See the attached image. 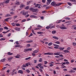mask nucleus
Returning <instances> with one entry per match:
<instances>
[{
  "label": "nucleus",
  "mask_w": 76,
  "mask_h": 76,
  "mask_svg": "<svg viewBox=\"0 0 76 76\" xmlns=\"http://www.w3.org/2000/svg\"><path fill=\"white\" fill-rule=\"evenodd\" d=\"M63 3H59L58 4H56V2L54 1L52 2L51 4V5H52L53 6H54V7H56L57 6H60L61 4H62Z\"/></svg>",
  "instance_id": "obj_1"
},
{
  "label": "nucleus",
  "mask_w": 76,
  "mask_h": 76,
  "mask_svg": "<svg viewBox=\"0 0 76 76\" xmlns=\"http://www.w3.org/2000/svg\"><path fill=\"white\" fill-rule=\"evenodd\" d=\"M30 10H31L33 12H38V10L34 8H31L30 9Z\"/></svg>",
  "instance_id": "obj_2"
},
{
  "label": "nucleus",
  "mask_w": 76,
  "mask_h": 76,
  "mask_svg": "<svg viewBox=\"0 0 76 76\" xmlns=\"http://www.w3.org/2000/svg\"><path fill=\"white\" fill-rule=\"evenodd\" d=\"M20 13H21V14H22V15L23 16H25V15H26L27 14H28V12H24V11H22L20 12Z\"/></svg>",
  "instance_id": "obj_3"
},
{
  "label": "nucleus",
  "mask_w": 76,
  "mask_h": 76,
  "mask_svg": "<svg viewBox=\"0 0 76 76\" xmlns=\"http://www.w3.org/2000/svg\"><path fill=\"white\" fill-rule=\"evenodd\" d=\"M62 26H63V27H60V29H67L66 27H64V24H62Z\"/></svg>",
  "instance_id": "obj_4"
},
{
  "label": "nucleus",
  "mask_w": 76,
  "mask_h": 76,
  "mask_svg": "<svg viewBox=\"0 0 76 76\" xmlns=\"http://www.w3.org/2000/svg\"><path fill=\"white\" fill-rule=\"evenodd\" d=\"M44 55H53V53L48 52V53H45L44 54Z\"/></svg>",
  "instance_id": "obj_5"
},
{
  "label": "nucleus",
  "mask_w": 76,
  "mask_h": 76,
  "mask_svg": "<svg viewBox=\"0 0 76 76\" xmlns=\"http://www.w3.org/2000/svg\"><path fill=\"white\" fill-rule=\"evenodd\" d=\"M53 45L55 46L54 47V48L56 49H58V47H59V45L55 44H53Z\"/></svg>",
  "instance_id": "obj_6"
},
{
  "label": "nucleus",
  "mask_w": 76,
  "mask_h": 76,
  "mask_svg": "<svg viewBox=\"0 0 76 76\" xmlns=\"http://www.w3.org/2000/svg\"><path fill=\"white\" fill-rule=\"evenodd\" d=\"M14 29L15 30V31H18V32L20 31V28L18 27H16Z\"/></svg>",
  "instance_id": "obj_7"
},
{
  "label": "nucleus",
  "mask_w": 76,
  "mask_h": 76,
  "mask_svg": "<svg viewBox=\"0 0 76 76\" xmlns=\"http://www.w3.org/2000/svg\"><path fill=\"white\" fill-rule=\"evenodd\" d=\"M51 1H52V0H47L48 2H47V4L48 5H49L51 2Z\"/></svg>",
  "instance_id": "obj_8"
},
{
  "label": "nucleus",
  "mask_w": 76,
  "mask_h": 76,
  "mask_svg": "<svg viewBox=\"0 0 76 76\" xmlns=\"http://www.w3.org/2000/svg\"><path fill=\"white\" fill-rule=\"evenodd\" d=\"M60 52H55L54 53V55H55L56 56H58V55H60Z\"/></svg>",
  "instance_id": "obj_9"
},
{
  "label": "nucleus",
  "mask_w": 76,
  "mask_h": 76,
  "mask_svg": "<svg viewBox=\"0 0 76 76\" xmlns=\"http://www.w3.org/2000/svg\"><path fill=\"white\" fill-rule=\"evenodd\" d=\"M12 58H13V57L9 58H8V60L9 61H11L12 59Z\"/></svg>",
  "instance_id": "obj_10"
},
{
  "label": "nucleus",
  "mask_w": 76,
  "mask_h": 76,
  "mask_svg": "<svg viewBox=\"0 0 76 76\" xmlns=\"http://www.w3.org/2000/svg\"><path fill=\"white\" fill-rule=\"evenodd\" d=\"M20 57V55L18 54L17 56L15 57V58H19Z\"/></svg>",
  "instance_id": "obj_11"
},
{
  "label": "nucleus",
  "mask_w": 76,
  "mask_h": 76,
  "mask_svg": "<svg viewBox=\"0 0 76 76\" xmlns=\"http://www.w3.org/2000/svg\"><path fill=\"white\" fill-rule=\"evenodd\" d=\"M18 73H20L21 74H22L23 73V71L22 70H19L18 72Z\"/></svg>",
  "instance_id": "obj_12"
},
{
  "label": "nucleus",
  "mask_w": 76,
  "mask_h": 76,
  "mask_svg": "<svg viewBox=\"0 0 76 76\" xmlns=\"http://www.w3.org/2000/svg\"><path fill=\"white\" fill-rule=\"evenodd\" d=\"M6 61V58H4L1 60V62H4Z\"/></svg>",
  "instance_id": "obj_13"
},
{
  "label": "nucleus",
  "mask_w": 76,
  "mask_h": 76,
  "mask_svg": "<svg viewBox=\"0 0 76 76\" xmlns=\"http://www.w3.org/2000/svg\"><path fill=\"white\" fill-rule=\"evenodd\" d=\"M69 73H75V71L73 70H71L70 71H69Z\"/></svg>",
  "instance_id": "obj_14"
},
{
  "label": "nucleus",
  "mask_w": 76,
  "mask_h": 76,
  "mask_svg": "<svg viewBox=\"0 0 76 76\" xmlns=\"http://www.w3.org/2000/svg\"><path fill=\"white\" fill-rule=\"evenodd\" d=\"M58 49H59L60 50H64V48H61V47H59L58 48Z\"/></svg>",
  "instance_id": "obj_15"
},
{
  "label": "nucleus",
  "mask_w": 76,
  "mask_h": 76,
  "mask_svg": "<svg viewBox=\"0 0 76 76\" xmlns=\"http://www.w3.org/2000/svg\"><path fill=\"white\" fill-rule=\"evenodd\" d=\"M32 1H27V5H29V4L30 3H32Z\"/></svg>",
  "instance_id": "obj_16"
},
{
  "label": "nucleus",
  "mask_w": 76,
  "mask_h": 76,
  "mask_svg": "<svg viewBox=\"0 0 76 76\" xmlns=\"http://www.w3.org/2000/svg\"><path fill=\"white\" fill-rule=\"evenodd\" d=\"M26 67L28 66H30V63L29 62L26 63Z\"/></svg>",
  "instance_id": "obj_17"
},
{
  "label": "nucleus",
  "mask_w": 76,
  "mask_h": 76,
  "mask_svg": "<svg viewBox=\"0 0 76 76\" xmlns=\"http://www.w3.org/2000/svg\"><path fill=\"white\" fill-rule=\"evenodd\" d=\"M38 51H39V50H35V51H34L33 52V53H38Z\"/></svg>",
  "instance_id": "obj_18"
},
{
  "label": "nucleus",
  "mask_w": 76,
  "mask_h": 76,
  "mask_svg": "<svg viewBox=\"0 0 76 76\" xmlns=\"http://www.w3.org/2000/svg\"><path fill=\"white\" fill-rule=\"evenodd\" d=\"M52 37L53 38H54V39H59L58 37H57L56 36H53Z\"/></svg>",
  "instance_id": "obj_19"
},
{
  "label": "nucleus",
  "mask_w": 76,
  "mask_h": 76,
  "mask_svg": "<svg viewBox=\"0 0 76 76\" xmlns=\"http://www.w3.org/2000/svg\"><path fill=\"white\" fill-rule=\"evenodd\" d=\"M52 34H56V31H53L52 32Z\"/></svg>",
  "instance_id": "obj_20"
},
{
  "label": "nucleus",
  "mask_w": 76,
  "mask_h": 76,
  "mask_svg": "<svg viewBox=\"0 0 76 76\" xmlns=\"http://www.w3.org/2000/svg\"><path fill=\"white\" fill-rule=\"evenodd\" d=\"M26 72H27V73H29L30 72V70L29 69H26L25 71Z\"/></svg>",
  "instance_id": "obj_21"
},
{
  "label": "nucleus",
  "mask_w": 76,
  "mask_h": 76,
  "mask_svg": "<svg viewBox=\"0 0 76 76\" xmlns=\"http://www.w3.org/2000/svg\"><path fill=\"white\" fill-rule=\"evenodd\" d=\"M64 52L65 53H69V51L67 50H65L64 51Z\"/></svg>",
  "instance_id": "obj_22"
},
{
  "label": "nucleus",
  "mask_w": 76,
  "mask_h": 76,
  "mask_svg": "<svg viewBox=\"0 0 76 76\" xmlns=\"http://www.w3.org/2000/svg\"><path fill=\"white\" fill-rule=\"evenodd\" d=\"M9 56H11L12 55H13V53H10V52H9L7 54Z\"/></svg>",
  "instance_id": "obj_23"
},
{
  "label": "nucleus",
  "mask_w": 76,
  "mask_h": 76,
  "mask_svg": "<svg viewBox=\"0 0 76 76\" xmlns=\"http://www.w3.org/2000/svg\"><path fill=\"white\" fill-rule=\"evenodd\" d=\"M24 6H25V5H24L23 4H21L20 5V7L21 8V9H22V8H23V7H24Z\"/></svg>",
  "instance_id": "obj_24"
},
{
  "label": "nucleus",
  "mask_w": 76,
  "mask_h": 76,
  "mask_svg": "<svg viewBox=\"0 0 76 76\" xmlns=\"http://www.w3.org/2000/svg\"><path fill=\"white\" fill-rule=\"evenodd\" d=\"M9 1H10V0H7L5 1V3L6 4L9 3Z\"/></svg>",
  "instance_id": "obj_25"
},
{
  "label": "nucleus",
  "mask_w": 76,
  "mask_h": 76,
  "mask_svg": "<svg viewBox=\"0 0 76 76\" xmlns=\"http://www.w3.org/2000/svg\"><path fill=\"white\" fill-rule=\"evenodd\" d=\"M5 16L6 17H9V16H10V15L9 14H7L5 15Z\"/></svg>",
  "instance_id": "obj_26"
},
{
  "label": "nucleus",
  "mask_w": 76,
  "mask_h": 76,
  "mask_svg": "<svg viewBox=\"0 0 76 76\" xmlns=\"http://www.w3.org/2000/svg\"><path fill=\"white\" fill-rule=\"evenodd\" d=\"M53 45V42H51L48 44V45L49 46H51V45Z\"/></svg>",
  "instance_id": "obj_27"
},
{
  "label": "nucleus",
  "mask_w": 76,
  "mask_h": 76,
  "mask_svg": "<svg viewBox=\"0 0 76 76\" xmlns=\"http://www.w3.org/2000/svg\"><path fill=\"white\" fill-rule=\"evenodd\" d=\"M28 51V49H25L24 50V52H27Z\"/></svg>",
  "instance_id": "obj_28"
},
{
  "label": "nucleus",
  "mask_w": 76,
  "mask_h": 76,
  "mask_svg": "<svg viewBox=\"0 0 76 76\" xmlns=\"http://www.w3.org/2000/svg\"><path fill=\"white\" fill-rule=\"evenodd\" d=\"M31 58V57H29L26 58L25 60H29V59Z\"/></svg>",
  "instance_id": "obj_29"
},
{
  "label": "nucleus",
  "mask_w": 76,
  "mask_h": 76,
  "mask_svg": "<svg viewBox=\"0 0 76 76\" xmlns=\"http://www.w3.org/2000/svg\"><path fill=\"white\" fill-rule=\"evenodd\" d=\"M49 28L50 29V26H47L46 27V28L47 29H49Z\"/></svg>",
  "instance_id": "obj_30"
},
{
  "label": "nucleus",
  "mask_w": 76,
  "mask_h": 76,
  "mask_svg": "<svg viewBox=\"0 0 76 76\" xmlns=\"http://www.w3.org/2000/svg\"><path fill=\"white\" fill-rule=\"evenodd\" d=\"M15 25L16 26H20V25L19 23H16Z\"/></svg>",
  "instance_id": "obj_31"
},
{
  "label": "nucleus",
  "mask_w": 76,
  "mask_h": 76,
  "mask_svg": "<svg viewBox=\"0 0 76 76\" xmlns=\"http://www.w3.org/2000/svg\"><path fill=\"white\" fill-rule=\"evenodd\" d=\"M39 61V62H42V58H40Z\"/></svg>",
  "instance_id": "obj_32"
},
{
  "label": "nucleus",
  "mask_w": 76,
  "mask_h": 76,
  "mask_svg": "<svg viewBox=\"0 0 76 76\" xmlns=\"http://www.w3.org/2000/svg\"><path fill=\"white\" fill-rule=\"evenodd\" d=\"M56 26L55 25H54L50 27V29H52V28H54Z\"/></svg>",
  "instance_id": "obj_33"
},
{
  "label": "nucleus",
  "mask_w": 76,
  "mask_h": 76,
  "mask_svg": "<svg viewBox=\"0 0 76 76\" xmlns=\"http://www.w3.org/2000/svg\"><path fill=\"white\" fill-rule=\"evenodd\" d=\"M29 7L27 6L25 8V9H26V10H28V9H29Z\"/></svg>",
  "instance_id": "obj_34"
},
{
  "label": "nucleus",
  "mask_w": 76,
  "mask_h": 76,
  "mask_svg": "<svg viewBox=\"0 0 76 76\" xmlns=\"http://www.w3.org/2000/svg\"><path fill=\"white\" fill-rule=\"evenodd\" d=\"M55 44H60V42H59L58 41L56 42H55Z\"/></svg>",
  "instance_id": "obj_35"
},
{
  "label": "nucleus",
  "mask_w": 76,
  "mask_h": 76,
  "mask_svg": "<svg viewBox=\"0 0 76 76\" xmlns=\"http://www.w3.org/2000/svg\"><path fill=\"white\" fill-rule=\"evenodd\" d=\"M71 22L70 21H66L65 22V23H70Z\"/></svg>",
  "instance_id": "obj_36"
},
{
  "label": "nucleus",
  "mask_w": 76,
  "mask_h": 76,
  "mask_svg": "<svg viewBox=\"0 0 76 76\" xmlns=\"http://www.w3.org/2000/svg\"><path fill=\"white\" fill-rule=\"evenodd\" d=\"M43 33V32H37V34H42Z\"/></svg>",
  "instance_id": "obj_37"
},
{
  "label": "nucleus",
  "mask_w": 76,
  "mask_h": 76,
  "mask_svg": "<svg viewBox=\"0 0 76 76\" xmlns=\"http://www.w3.org/2000/svg\"><path fill=\"white\" fill-rule=\"evenodd\" d=\"M4 29H7V30H8V29H9V28H8L6 26H5L4 27Z\"/></svg>",
  "instance_id": "obj_38"
},
{
  "label": "nucleus",
  "mask_w": 76,
  "mask_h": 76,
  "mask_svg": "<svg viewBox=\"0 0 76 76\" xmlns=\"http://www.w3.org/2000/svg\"><path fill=\"white\" fill-rule=\"evenodd\" d=\"M20 47V45H16L15 46V48H16L17 47Z\"/></svg>",
  "instance_id": "obj_39"
},
{
  "label": "nucleus",
  "mask_w": 76,
  "mask_h": 76,
  "mask_svg": "<svg viewBox=\"0 0 76 76\" xmlns=\"http://www.w3.org/2000/svg\"><path fill=\"white\" fill-rule=\"evenodd\" d=\"M65 64H66V62H64L62 64V65L63 66H64V67H65V66H64V65H65Z\"/></svg>",
  "instance_id": "obj_40"
},
{
  "label": "nucleus",
  "mask_w": 76,
  "mask_h": 76,
  "mask_svg": "<svg viewBox=\"0 0 76 76\" xmlns=\"http://www.w3.org/2000/svg\"><path fill=\"white\" fill-rule=\"evenodd\" d=\"M5 4H6L5 3H3L2 4L3 6V7H4V6H6L5 5Z\"/></svg>",
  "instance_id": "obj_41"
},
{
  "label": "nucleus",
  "mask_w": 76,
  "mask_h": 76,
  "mask_svg": "<svg viewBox=\"0 0 76 76\" xmlns=\"http://www.w3.org/2000/svg\"><path fill=\"white\" fill-rule=\"evenodd\" d=\"M5 40V39H4L3 38H1L0 39V41H3V40Z\"/></svg>",
  "instance_id": "obj_42"
},
{
  "label": "nucleus",
  "mask_w": 76,
  "mask_h": 76,
  "mask_svg": "<svg viewBox=\"0 0 76 76\" xmlns=\"http://www.w3.org/2000/svg\"><path fill=\"white\" fill-rule=\"evenodd\" d=\"M65 19H66V20H70V18H69L68 17H66L65 18Z\"/></svg>",
  "instance_id": "obj_43"
},
{
  "label": "nucleus",
  "mask_w": 76,
  "mask_h": 76,
  "mask_svg": "<svg viewBox=\"0 0 76 76\" xmlns=\"http://www.w3.org/2000/svg\"><path fill=\"white\" fill-rule=\"evenodd\" d=\"M67 4H69V6H72V4H71V3H70V2H68Z\"/></svg>",
  "instance_id": "obj_44"
},
{
  "label": "nucleus",
  "mask_w": 76,
  "mask_h": 76,
  "mask_svg": "<svg viewBox=\"0 0 76 76\" xmlns=\"http://www.w3.org/2000/svg\"><path fill=\"white\" fill-rule=\"evenodd\" d=\"M30 18H34V15H31L30 16Z\"/></svg>",
  "instance_id": "obj_45"
},
{
  "label": "nucleus",
  "mask_w": 76,
  "mask_h": 76,
  "mask_svg": "<svg viewBox=\"0 0 76 76\" xmlns=\"http://www.w3.org/2000/svg\"><path fill=\"white\" fill-rule=\"evenodd\" d=\"M42 13H47V11H42Z\"/></svg>",
  "instance_id": "obj_46"
},
{
  "label": "nucleus",
  "mask_w": 76,
  "mask_h": 76,
  "mask_svg": "<svg viewBox=\"0 0 76 76\" xmlns=\"http://www.w3.org/2000/svg\"><path fill=\"white\" fill-rule=\"evenodd\" d=\"M11 25L12 26H15V23H12Z\"/></svg>",
  "instance_id": "obj_47"
},
{
  "label": "nucleus",
  "mask_w": 76,
  "mask_h": 76,
  "mask_svg": "<svg viewBox=\"0 0 76 76\" xmlns=\"http://www.w3.org/2000/svg\"><path fill=\"white\" fill-rule=\"evenodd\" d=\"M50 67H52V66H54V65L50 63Z\"/></svg>",
  "instance_id": "obj_48"
},
{
  "label": "nucleus",
  "mask_w": 76,
  "mask_h": 76,
  "mask_svg": "<svg viewBox=\"0 0 76 76\" xmlns=\"http://www.w3.org/2000/svg\"><path fill=\"white\" fill-rule=\"evenodd\" d=\"M6 68H7V67H4L2 69V70H5V69H6Z\"/></svg>",
  "instance_id": "obj_49"
},
{
  "label": "nucleus",
  "mask_w": 76,
  "mask_h": 76,
  "mask_svg": "<svg viewBox=\"0 0 76 76\" xmlns=\"http://www.w3.org/2000/svg\"><path fill=\"white\" fill-rule=\"evenodd\" d=\"M10 13L12 15H15V13L13 12H11Z\"/></svg>",
  "instance_id": "obj_50"
},
{
  "label": "nucleus",
  "mask_w": 76,
  "mask_h": 76,
  "mask_svg": "<svg viewBox=\"0 0 76 76\" xmlns=\"http://www.w3.org/2000/svg\"><path fill=\"white\" fill-rule=\"evenodd\" d=\"M26 20L25 19H24V20H23L22 21H21V22H25L26 21Z\"/></svg>",
  "instance_id": "obj_51"
},
{
  "label": "nucleus",
  "mask_w": 76,
  "mask_h": 76,
  "mask_svg": "<svg viewBox=\"0 0 76 76\" xmlns=\"http://www.w3.org/2000/svg\"><path fill=\"white\" fill-rule=\"evenodd\" d=\"M42 66V65L39 64H37V66H38L39 67H40V66Z\"/></svg>",
  "instance_id": "obj_52"
},
{
  "label": "nucleus",
  "mask_w": 76,
  "mask_h": 76,
  "mask_svg": "<svg viewBox=\"0 0 76 76\" xmlns=\"http://www.w3.org/2000/svg\"><path fill=\"white\" fill-rule=\"evenodd\" d=\"M33 35V34L32 33H31L30 35L28 36V37H31V36H32Z\"/></svg>",
  "instance_id": "obj_53"
},
{
  "label": "nucleus",
  "mask_w": 76,
  "mask_h": 76,
  "mask_svg": "<svg viewBox=\"0 0 76 76\" xmlns=\"http://www.w3.org/2000/svg\"><path fill=\"white\" fill-rule=\"evenodd\" d=\"M23 67H26V65L23 64L22 65Z\"/></svg>",
  "instance_id": "obj_54"
},
{
  "label": "nucleus",
  "mask_w": 76,
  "mask_h": 76,
  "mask_svg": "<svg viewBox=\"0 0 76 76\" xmlns=\"http://www.w3.org/2000/svg\"><path fill=\"white\" fill-rule=\"evenodd\" d=\"M29 15L28 14L26 15L25 16V18H28V17H29Z\"/></svg>",
  "instance_id": "obj_55"
},
{
  "label": "nucleus",
  "mask_w": 76,
  "mask_h": 76,
  "mask_svg": "<svg viewBox=\"0 0 76 76\" xmlns=\"http://www.w3.org/2000/svg\"><path fill=\"white\" fill-rule=\"evenodd\" d=\"M27 45L28 47H30V46H31V45H30V44H28Z\"/></svg>",
  "instance_id": "obj_56"
},
{
  "label": "nucleus",
  "mask_w": 76,
  "mask_h": 76,
  "mask_svg": "<svg viewBox=\"0 0 76 76\" xmlns=\"http://www.w3.org/2000/svg\"><path fill=\"white\" fill-rule=\"evenodd\" d=\"M66 64H69V61H67L66 62H65Z\"/></svg>",
  "instance_id": "obj_57"
},
{
  "label": "nucleus",
  "mask_w": 76,
  "mask_h": 76,
  "mask_svg": "<svg viewBox=\"0 0 76 76\" xmlns=\"http://www.w3.org/2000/svg\"><path fill=\"white\" fill-rule=\"evenodd\" d=\"M50 7H48L46 8V9H50Z\"/></svg>",
  "instance_id": "obj_58"
},
{
  "label": "nucleus",
  "mask_w": 76,
  "mask_h": 76,
  "mask_svg": "<svg viewBox=\"0 0 76 76\" xmlns=\"http://www.w3.org/2000/svg\"><path fill=\"white\" fill-rule=\"evenodd\" d=\"M45 64H47V63H48V62L47 61H44Z\"/></svg>",
  "instance_id": "obj_59"
},
{
  "label": "nucleus",
  "mask_w": 76,
  "mask_h": 76,
  "mask_svg": "<svg viewBox=\"0 0 76 76\" xmlns=\"http://www.w3.org/2000/svg\"><path fill=\"white\" fill-rule=\"evenodd\" d=\"M28 51H32V49L31 48H28Z\"/></svg>",
  "instance_id": "obj_60"
},
{
  "label": "nucleus",
  "mask_w": 76,
  "mask_h": 76,
  "mask_svg": "<svg viewBox=\"0 0 76 76\" xmlns=\"http://www.w3.org/2000/svg\"><path fill=\"white\" fill-rule=\"evenodd\" d=\"M72 69L73 70H76V67L75 68H72Z\"/></svg>",
  "instance_id": "obj_61"
},
{
  "label": "nucleus",
  "mask_w": 76,
  "mask_h": 76,
  "mask_svg": "<svg viewBox=\"0 0 76 76\" xmlns=\"http://www.w3.org/2000/svg\"><path fill=\"white\" fill-rule=\"evenodd\" d=\"M70 49H71V48H70L68 47L67 48V50H70Z\"/></svg>",
  "instance_id": "obj_62"
},
{
  "label": "nucleus",
  "mask_w": 76,
  "mask_h": 76,
  "mask_svg": "<svg viewBox=\"0 0 76 76\" xmlns=\"http://www.w3.org/2000/svg\"><path fill=\"white\" fill-rule=\"evenodd\" d=\"M75 61L73 60H71V63H73V62H74Z\"/></svg>",
  "instance_id": "obj_63"
},
{
  "label": "nucleus",
  "mask_w": 76,
  "mask_h": 76,
  "mask_svg": "<svg viewBox=\"0 0 76 76\" xmlns=\"http://www.w3.org/2000/svg\"><path fill=\"white\" fill-rule=\"evenodd\" d=\"M76 43L75 42H73V45H74V46H75V45H76Z\"/></svg>",
  "instance_id": "obj_64"
}]
</instances>
